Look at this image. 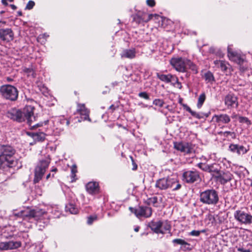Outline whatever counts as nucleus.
Returning <instances> with one entry per match:
<instances>
[{"label": "nucleus", "mask_w": 252, "mask_h": 252, "mask_svg": "<svg viewBox=\"0 0 252 252\" xmlns=\"http://www.w3.org/2000/svg\"><path fill=\"white\" fill-rule=\"evenodd\" d=\"M164 101L160 99H156L153 101V104L157 106L161 107L163 106Z\"/></svg>", "instance_id": "a19ab883"}, {"label": "nucleus", "mask_w": 252, "mask_h": 252, "mask_svg": "<svg viewBox=\"0 0 252 252\" xmlns=\"http://www.w3.org/2000/svg\"><path fill=\"white\" fill-rule=\"evenodd\" d=\"M200 178L199 173L196 170H187L183 174V180L188 183H193Z\"/></svg>", "instance_id": "f8f14e48"}, {"label": "nucleus", "mask_w": 252, "mask_h": 252, "mask_svg": "<svg viewBox=\"0 0 252 252\" xmlns=\"http://www.w3.org/2000/svg\"><path fill=\"white\" fill-rule=\"evenodd\" d=\"M109 109H112L113 110L115 109V107L113 105H112L110 106Z\"/></svg>", "instance_id": "6e6d98bb"}, {"label": "nucleus", "mask_w": 252, "mask_h": 252, "mask_svg": "<svg viewBox=\"0 0 252 252\" xmlns=\"http://www.w3.org/2000/svg\"><path fill=\"white\" fill-rule=\"evenodd\" d=\"M157 188L160 190H165L169 188H173V190H175L180 189L181 186L177 182L176 178L168 177L158 180L155 185Z\"/></svg>", "instance_id": "20e7f679"}, {"label": "nucleus", "mask_w": 252, "mask_h": 252, "mask_svg": "<svg viewBox=\"0 0 252 252\" xmlns=\"http://www.w3.org/2000/svg\"><path fill=\"white\" fill-rule=\"evenodd\" d=\"M57 170V169L56 168H55V169L52 170V171L56 172Z\"/></svg>", "instance_id": "69168bd1"}, {"label": "nucleus", "mask_w": 252, "mask_h": 252, "mask_svg": "<svg viewBox=\"0 0 252 252\" xmlns=\"http://www.w3.org/2000/svg\"><path fill=\"white\" fill-rule=\"evenodd\" d=\"M161 199V198L158 199L157 196H153L148 198L145 201V203L149 206L152 205L154 207H158L160 204Z\"/></svg>", "instance_id": "393cba45"}, {"label": "nucleus", "mask_w": 252, "mask_h": 252, "mask_svg": "<svg viewBox=\"0 0 252 252\" xmlns=\"http://www.w3.org/2000/svg\"><path fill=\"white\" fill-rule=\"evenodd\" d=\"M139 227H136V228H134V230L136 231V232H138L139 231Z\"/></svg>", "instance_id": "bf43d9fd"}, {"label": "nucleus", "mask_w": 252, "mask_h": 252, "mask_svg": "<svg viewBox=\"0 0 252 252\" xmlns=\"http://www.w3.org/2000/svg\"><path fill=\"white\" fill-rule=\"evenodd\" d=\"M77 113L80 115L81 120L79 119L78 122L88 120L91 121L89 118V110L85 107L84 104H78Z\"/></svg>", "instance_id": "dca6fc26"}, {"label": "nucleus", "mask_w": 252, "mask_h": 252, "mask_svg": "<svg viewBox=\"0 0 252 252\" xmlns=\"http://www.w3.org/2000/svg\"><path fill=\"white\" fill-rule=\"evenodd\" d=\"M0 93L4 98L14 101L17 99L18 93L17 89L10 85H3L0 88Z\"/></svg>", "instance_id": "6e6552de"}, {"label": "nucleus", "mask_w": 252, "mask_h": 252, "mask_svg": "<svg viewBox=\"0 0 252 252\" xmlns=\"http://www.w3.org/2000/svg\"><path fill=\"white\" fill-rule=\"evenodd\" d=\"M86 189L91 195L98 194L99 192V184L97 182H90L86 184Z\"/></svg>", "instance_id": "aec40b11"}, {"label": "nucleus", "mask_w": 252, "mask_h": 252, "mask_svg": "<svg viewBox=\"0 0 252 252\" xmlns=\"http://www.w3.org/2000/svg\"><path fill=\"white\" fill-rule=\"evenodd\" d=\"M10 6L11 7V8L13 10H15L16 8H17V7L16 6V5H14V4H10Z\"/></svg>", "instance_id": "5fc2aeb1"}, {"label": "nucleus", "mask_w": 252, "mask_h": 252, "mask_svg": "<svg viewBox=\"0 0 252 252\" xmlns=\"http://www.w3.org/2000/svg\"><path fill=\"white\" fill-rule=\"evenodd\" d=\"M189 62L188 60L185 58L177 57L172 58L170 60V63H189Z\"/></svg>", "instance_id": "c756f323"}, {"label": "nucleus", "mask_w": 252, "mask_h": 252, "mask_svg": "<svg viewBox=\"0 0 252 252\" xmlns=\"http://www.w3.org/2000/svg\"><path fill=\"white\" fill-rule=\"evenodd\" d=\"M18 15L19 16H22V12H21V11H18Z\"/></svg>", "instance_id": "680f3d73"}, {"label": "nucleus", "mask_w": 252, "mask_h": 252, "mask_svg": "<svg viewBox=\"0 0 252 252\" xmlns=\"http://www.w3.org/2000/svg\"><path fill=\"white\" fill-rule=\"evenodd\" d=\"M137 169V165L135 164H133V167L132 168L133 170H136Z\"/></svg>", "instance_id": "13d9d810"}, {"label": "nucleus", "mask_w": 252, "mask_h": 252, "mask_svg": "<svg viewBox=\"0 0 252 252\" xmlns=\"http://www.w3.org/2000/svg\"><path fill=\"white\" fill-rule=\"evenodd\" d=\"M138 96L141 98H143L145 99H146V100H149L150 99V96L149 95H148V94L145 92H140L138 94Z\"/></svg>", "instance_id": "c03bdc74"}, {"label": "nucleus", "mask_w": 252, "mask_h": 252, "mask_svg": "<svg viewBox=\"0 0 252 252\" xmlns=\"http://www.w3.org/2000/svg\"><path fill=\"white\" fill-rule=\"evenodd\" d=\"M157 76L159 80L166 83L171 82L174 77L170 74L166 75L158 72L157 73Z\"/></svg>", "instance_id": "cd10ccee"}, {"label": "nucleus", "mask_w": 252, "mask_h": 252, "mask_svg": "<svg viewBox=\"0 0 252 252\" xmlns=\"http://www.w3.org/2000/svg\"><path fill=\"white\" fill-rule=\"evenodd\" d=\"M1 3L4 5H7V0H1Z\"/></svg>", "instance_id": "864d4df0"}, {"label": "nucleus", "mask_w": 252, "mask_h": 252, "mask_svg": "<svg viewBox=\"0 0 252 252\" xmlns=\"http://www.w3.org/2000/svg\"><path fill=\"white\" fill-rule=\"evenodd\" d=\"M33 137L35 140L43 141L45 138V135L43 132H36L33 133Z\"/></svg>", "instance_id": "72a5a7b5"}, {"label": "nucleus", "mask_w": 252, "mask_h": 252, "mask_svg": "<svg viewBox=\"0 0 252 252\" xmlns=\"http://www.w3.org/2000/svg\"><path fill=\"white\" fill-rule=\"evenodd\" d=\"M220 67L221 70H225L226 67L225 64H220Z\"/></svg>", "instance_id": "3c124183"}, {"label": "nucleus", "mask_w": 252, "mask_h": 252, "mask_svg": "<svg viewBox=\"0 0 252 252\" xmlns=\"http://www.w3.org/2000/svg\"><path fill=\"white\" fill-rule=\"evenodd\" d=\"M217 191L214 189H207L200 193V201L207 205H216L219 201Z\"/></svg>", "instance_id": "39448f33"}, {"label": "nucleus", "mask_w": 252, "mask_h": 252, "mask_svg": "<svg viewBox=\"0 0 252 252\" xmlns=\"http://www.w3.org/2000/svg\"><path fill=\"white\" fill-rule=\"evenodd\" d=\"M174 68L177 71L181 72H184L186 71L185 64H171Z\"/></svg>", "instance_id": "2f4dec72"}, {"label": "nucleus", "mask_w": 252, "mask_h": 252, "mask_svg": "<svg viewBox=\"0 0 252 252\" xmlns=\"http://www.w3.org/2000/svg\"><path fill=\"white\" fill-rule=\"evenodd\" d=\"M223 136L228 137L230 136L232 139L236 138V134L234 132L230 131H226L223 132H221Z\"/></svg>", "instance_id": "e433bc0d"}, {"label": "nucleus", "mask_w": 252, "mask_h": 252, "mask_svg": "<svg viewBox=\"0 0 252 252\" xmlns=\"http://www.w3.org/2000/svg\"><path fill=\"white\" fill-rule=\"evenodd\" d=\"M224 104L228 108L237 107L238 105L237 97L233 94H229L224 98Z\"/></svg>", "instance_id": "a211bd4d"}, {"label": "nucleus", "mask_w": 252, "mask_h": 252, "mask_svg": "<svg viewBox=\"0 0 252 252\" xmlns=\"http://www.w3.org/2000/svg\"><path fill=\"white\" fill-rule=\"evenodd\" d=\"M227 56L230 61L235 63H243L244 62V55L237 51H232L229 47Z\"/></svg>", "instance_id": "4468645a"}, {"label": "nucleus", "mask_w": 252, "mask_h": 252, "mask_svg": "<svg viewBox=\"0 0 252 252\" xmlns=\"http://www.w3.org/2000/svg\"><path fill=\"white\" fill-rule=\"evenodd\" d=\"M173 243L174 244H177L178 245H189V244L186 242L185 240L181 239H175L173 240L172 241Z\"/></svg>", "instance_id": "4c0bfd02"}, {"label": "nucleus", "mask_w": 252, "mask_h": 252, "mask_svg": "<svg viewBox=\"0 0 252 252\" xmlns=\"http://www.w3.org/2000/svg\"><path fill=\"white\" fill-rule=\"evenodd\" d=\"M149 226L157 234H165L167 231H170L171 224L168 220L154 221L152 220L149 223Z\"/></svg>", "instance_id": "0eeeda50"}, {"label": "nucleus", "mask_w": 252, "mask_h": 252, "mask_svg": "<svg viewBox=\"0 0 252 252\" xmlns=\"http://www.w3.org/2000/svg\"><path fill=\"white\" fill-rule=\"evenodd\" d=\"M153 17L152 14H148L145 12H139L133 16V21L137 24L148 22Z\"/></svg>", "instance_id": "f3484780"}, {"label": "nucleus", "mask_w": 252, "mask_h": 252, "mask_svg": "<svg viewBox=\"0 0 252 252\" xmlns=\"http://www.w3.org/2000/svg\"><path fill=\"white\" fill-rule=\"evenodd\" d=\"M50 162V159L49 157H45L44 159L39 160L34 170L33 179L34 183H37L41 180Z\"/></svg>", "instance_id": "423d86ee"}, {"label": "nucleus", "mask_w": 252, "mask_h": 252, "mask_svg": "<svg viewBox=\"0 0 252 252\" xmlns=\"http://www.w3.org/2000/svg\"><path fill=\"white\" fill-rule=\"evenodd\" d=\"M50 176H51V174H50V173L48 174L46 176V179H47H47H48L49 178V177H50Z\"/></svg>", "instance_id": "052dcab7"}, {"label": "nucleus", "mask_w": 252, "mask_h": 252, "mask_svg": "<svg viewBox=\"0 0 252 252\" xmlns=\"http://www.w3.org/2000/svg\"><path fill=\"white\" fill-rule=\"evenodd\" d=\"M42 36L43 37H44V38H47L49 36V35L48 34H47L46 33H44L43 35H42Z\"/></svg>", "instance_id": "4d7b16f0"}, {"label": "nucleus", "mask_w": 252, "mask_h": 252, "mask_svg": "<svg viewBox=\"0 0 252 252\" xmlns=\"http://www.w3.org/2000/svg\"><path fill=\"white\" fill-rule=\"evenodd\" d=\"M172 81L176 82V84H174V87H177L180 89H181L182 88V86L181 83L179 82L178 79L177 77H174Z\"/></svg>", "instance_id": "a18cd8bd"}, {"label": "nucleus", "mask_w": 252, "mask_h": 252, "mask_svg": "<svg viewBox=\"0 0 252 252\" xmlns=\"http://www.w3.org/2000/svg\"><path fill=\"white\" fill-rule=\"evenodd\" d=\"M235 219L242 224H251L252 223V216L242 210H237L234 212Z\"/></svg>", "instance_id": "9d476101"}, {"label": "nucleus", "mask_w": 252, "mask_h": 252, "mask_svg": "<svg viewBox=\"0 0 252 252\" xmlns=\"http://www.w3.org/2000/svg\"><path fill=\"white\" fill-rule=\"evenodd\" d=\"M129 210L138 218H149L152 214V209L147 206H139L136 208L129 207Z\"/></svg>", "instance_id": "9b49d317"}, {"label": "nucleus", "mask_w": 252, "mask_h": 252, "mask_svg": "<svg viewBox=\"0 0 252 252\" xmlns=\"http://www.w3.org/2000/svg\"><path fill=\"white\" fill-rule=\"evenodd\" d=\"M184 107L185 108V109L188 111L189 112V113H190V114L194 117L196 118H197L198 119H200L201 118H203V116L202 114H199V113H198L195 111H192L191 108L187 106V105H184Z\"/></svg>", "instance_id": "c85d7f7f"}, {"label": "nucleus", "mask_w": 252, "mask_h": 252, "mask_svg": "<svg viewBox=\"0 0 252 252\" xmlns=\"http://www.w3.org/2000/svg\"><path fill=\"white\" fill-rule=\"evenodd\" d=\"M171 82H172V84H173V86H174V84H176L175 81H171Z\"/></svg>", "instance_id": "0e129e2a"}, {"label": "nucleus", "mask_w": 252, "mask_h": 252, "mask_svg": "<svg viewBox=\"0 0 252 252\" xmlns=\"http://www.w3.org/2000/svg\"><path fill=\"white\" fill-rule=\"evenodd\" d=\"M66 211H69L72 214H76L78 212V209L73 204H68L65 207Z\"/></svg>", "instance_id": "7c9ffc66"}, {"label": "nucleus", "mask_w": 252, "mask_h": 252, "mask_svg": "<svg viewBox=\"0 0 252 252\" xmlns=\"http://www.w3.org/2000/svg\"><path fill=\"white\" fill-rule=\"evenodd\" d=\"M248 150L244 146L238 144H230L229 146V150L232 153H236L239 156L246 154Z\"/></svg>", "instance_id": "412c9836"}, {"label": "nucleus", "mask_w": 252, "mask_h": 252, "mask_svg": "<svg viewBox=\"0 0 252 252\" xmlns=\"http://www.w3.org/2000/svg\"><path fill=\"white\" fill-rule=\"evenodd\" d=\"M97 220V216L96 215L91 216L88 218L87 223L91 225L93 223V221Z\"/></svg>", "instance_id": "37998d69"}, {"label": "nucleus", "mask_w": 252, "mask_h": 252, "mask_svg": "<svg viewBox=\"0 0 252 252\" xmlns=\"http://www.w3.org/2000/svg\"><path fill=\"white\" fill-rule=\"evenodd\" d=\"M15 149L9 145H0V169H6L15 167L18 161L15 158Z\"/></svg>", "instance_id": "f257e3e1"}, {"label": "nucleus", "mask_w": 252, "mask_h": 252, "mask_svg": "<svg viewBox=\"0 0 252 252\" xmlns=\"http://www.w3.org/2000/svg\"><path fill=\"white\" fill-rule=\"evenodd\" d=\"M29 209L26 208L21 210L18 212H16L15 210L13 211V215L15 217L18 218H23L24 220L29 219Z\"/></svg>", "instance_id": "bb28decb"}, {"label": "nucleus", "mask_w": 252, "mask_h": 252, "mask_svg": "<svg viewBox=\"0 0 252 252\" xmlns=\"http://www.w3.org/2000/svg\"><path fill=\"white\" fill-rule=\"evenodd\" d=\"M238 119H239V122L241 123H245L248 125L250 124V121L247 117H243V116H239Z\"/></svg>", "instance_id": "79ce46f5"}, {"label": "nucleus", "mask_w": 252, "mask_h": 252, "mask_svg": "<svg viewBox=\"0 0 252 252\" xmlns=\"http://www.w3.org/2000/svg\"><path fill=\"white\" fill-rule=\"evenodd\" d=\"M22 71L24 75L28 78L34 79L36 77V70L32 65H29L28 67H23Z\"/></svg>", "instance_id": "5701e85b"}, {"label": "nucleus", "mask_w": 252, "mask_h": 252, "mask_svg": "<svg viewBox=\"0 0 252 252\" xmlns=\"http://www.w3.org/2000/svg\"><path fill=\"white\" fill-rule=\"evenodd\" d=\"M0 23H2V24H4L6 23L5 22L1 21H0Z\"/></svg>", "instance_id": "338daca9"}, {"label": "nucleus", "mask_w": 252, "mask_h": 252, "mask_svg": "<svg viewBox=\"0 0 252 252\" xmlns=\"http://www.w3.org/2000/svg\"><path fill=\"white\" fill-rule=\"evenodd\" d=\"M146 3L147 5L150 7H153L155 5V1L154 0H147Z\"/></svg>", "instance_id": "09e8293b"}, {"label": "nucleus", "mask_w": 252, "mask_h": 252, "mask_svg": "<svg viewBox=\"0 0 252 252\" xmlns=\"http://www.w3.org/2000/svg\"><path fill=\"white\" fill-rule=\"evenodd\" d=\"M174 148L185 154H190L195 152V145L191 143L176 142L174 143Z\"/></svg>", "instance_id": "1a4fd4ad"}, {"label": "nucleus", "mask_w": 252, "mask_h": 252, "mask_svg": "<svg viewBox=\"0 0 252 252\" xmlns=\"http://www.w3.org/2000/svg\"><path fill=\"white\" fill-rule=\"evenodd\" d=\"M238 251L240 252H251L250 250H245L243 248H238Z\"/></svg>", "instance_id": "8fccbe9b"}, {"label": "nucleus", "mask_w": 252, "mask_h": 252, "mask_svg": "<svg viewBox=\"0 0 252 252\" xmlns=\"http://www.w3.org/2000/svg\"><path fill=\"white\" fill-rule=\"evenodd\" d=\"M204 230H202V231H198V230H192L191 231L189 234L191 236H198L201 232H204Z\"/></svg>", "instance_id": "de8ad7c7"}, {"label": "nucleus", "mask_w": 252, "mask_h": 252, "mask_svg": "<svg viewBox=\"0 0 252 252\" xmlns=\"http://www.w3.org/2000/svg\"><path fill=\"white\" fill-rule=\"evenodd\" d=\"M210 51L211 52H214V49H213V48H210Z\"/></svg>", "instance_id": "e2e57ef3"}, {"label": "nucleus", "mask_w": 252, "mask_h": 252, "mask_svg": "<svg viewBox=\"0 0 252 252\" xmlns=\"http://www.w3.org/2000/svg\"><path fill=\"white\" fill-rule=\"evenodd\" d=\"M206 99V95L205 93L201 94L198 98V102L197 104V106L198 108H200L201 106H202L204 102L205 101Z\"/></svg>", "instance_id": "f704fd0d"}, {"label": "nucleus", "mask_w": 252, "mask_h": 252, "mask_svg": "<svg viewBox=\"0 0 252 252\" xmlns=\"http://www.w3.org/2000/svg\"><path fill=\"white\" fill-rule=\"evenodd\" d=\"M204 76L207 83H212L214 81V76L210 71L205 73Z\"/></svg>", "instance_id": "473e14b6"}, {"label": "nucleus", "mask_w": 252, "mask_h": 252, "mask_svg": "<svg viewBox=\"0 0 252 252\" xmlns=\"http://www.w3.org/2000/svg\"><path fill=\"white\" fill-rule=\"evenodd\" d=\"M45 211L46 212V217L48 218L49 217L47 216L48 213L52 214L55 218L59 217L60 215L59 209L56 206H49L47 207V209L45 210Z\"/></svg>", "instance_id": "b1692460"}, {"label": "nucleus", "mask_w": 252, "mask_h": 252, "mask_svg": "<svg viewBox=\"0 0 252 252\" xmlns=\"http://www.w3.org/2000/svg\"><path fill=\"white\" fill-rule=\"evenodd\" d=\"M21 246L20 241H10L0 242V251H8L18 249Z\"/></svg>", "instance_id": "2eb2a0df"}, {"label": "nucleus", "mask_w": 252, "mask_h": 252, "mask_svg": "<svg viewBox=\"0 0 252 252\" xmlns=\"http://www.w3.org/2000/svg\"><path fill=\"white\" fill-rule=\"evenodd\" d=\"M169 105H167V106L165 107V108H166V109H169Z\"/></svg>", "instance_id": "774afa93"}, {"label": "nucleus", "mask_w": 252, "mask_h": 252, "mask_svg": "<svg viewBox=\"0 0 252 252\" xmlns=\"http://www.w3.org/2000/svg\"><path fill=\"white\" fill-rule=\"evenodd\" d=\"M237 115L236 114H235V113H233L231 116L230 117V118H232V119H236L237 117Z\"/></svg>", "instance_id": "603ef678"}, {"label": "nucleus", "mask_w": 252, "mask_h": 252, "mask_svg": "<svg viewBox=\"0 0 252 252\" xmlns=\"http://www.w3.org/2000/svg\"><path fill=\"white\" fill-rule=\"evenodd\" d=\"M212 121L220 126L228 124L231 121V118L227 114H215L213 116Z\"/></svg>", "instance_id": "ddd939ff"}, {"label": "nucleus", "mask_w": 252, "mask_h": 252, "mask_svg": "<svg viewBox=\"0 0 252 252\" xmlns=\"http://www.w3.org/2000/svg\"><path fill=\"white\" fill-rule=\"evenodd\" d=\"M33 110L34 107L31 105L26 106L23 111L14 109L7 113V117L18 122L27 121V123L31 126L32 122L35 120Z\"/></svg>", "instance_id": "f03ea898"}, {"label": "nucleus", "mask_w": 252, "mask_h": 252, "mask_svg": "<svg viewBox=\"0 0 252 252\" xmlns=\"http://www.w3.org/2000/svg\"><path fill=\"white\" fill-rule=\"evenodd\" d=\"M34 4H35V3L33 1L30 0L27 4V5L25 7V9H28V10L32 9L33 7Z\"/></svg>", "instance_id": "49530a36"}, {"label": "nucleus", "mask_w": 252, "mask_h": 252, "mask_svg": "<svg viewBox=\"0 0 252 252\" xmlns=\"http://www.w3.org/2000/svg\"><path fill=\"white\" fill-rule=\"evenodd\" d=\"M210 165L205 163H199L198 164V167L201 169L202 170L208 172Z\"/></svg>", "instance_id": "ea45409f"}, {"label": "nucleus", "mask_w": 252, "mask_h": 252, "mask_svg": "<svg viewBox=\"0 0 252 252\" xmlns=\"http://www.w3.org/2000/svg\"><path fill=\"white\" fill-rule=\"evenodd\" d=\"M220 170H218L217 168L214 167V165H211L209 167V170H208V172H210L212 174L213 176L215 178V175L217 174V173L220 172Z\"/></svg>", "instance_id": "c9c22d12"}, {"label": "nucleus", "mask_w": 252, "mask_h": 252, "mask_svg": "<svg viewBox=\"0 0 252 252\" xmlns=\"http://www.w3.org/2000/svg\"><path fill=\"white\" fill-rule=\"evenodd\" d=\"M232 175L229 172H223L220 171L219 173L215 175V178L221 184H225L230 181L232 179Z\"/></svg>", "instance_id": "6ab92c4d"}, {"label": "nucleus", "mask_w": 252, "mask_h": 252, "mask_svg": "<svg viewBox=\"0 0 252 252\" xmlns=\"http://www.w3.org/2000/svg\"><path fill=\"white\" fill-rule=\"evenodd\" d=\"M13 33L11 29H0V39L2 40H12Z\"/></svg>", "instance_id": "4be33fe9"}, {"label": "nucleus", "mask_w": 252, "mask_h": 252, "mask_svg": "<svg viewBox=\"0 0 252 252\" xmlns=\"http://www.w3.org/2000/svg\"><path fill=\"white\" fill-rule=\"evenodd\" d=\"M77 172V166L75 164H73L71 167V178L72 181H74V178L76 176V173Z\"/></svg>", "instance_id": "58836bf2"}, {"label": "nucleus", "mask_w": 252, "mask_h": 252, "mask_svg": "<svg viewBox=\"0 0 252 252\" xmlns=\"http://www.w3.org/2000/svg\"><path fill=\"white\" fill-rule=\"evenodd\" d=\"M136 52L135 49L124 50L121 53L122 58L132 59L135 57Z\"/></svg>", "instance_id": "a878e982"}, {"label": "nucleus", "mask_w": 252, "mask_h": 252, "mask_svg": "<svg viewBox=\"0 0 252 252\" xmlns=\"http://www.w3.org/2000/svg\"><path fill=\"white\" fill-rule=\"evenodd\" d=\"M29 219L33 218L37 221L36 225L39 230H42L49 222V218L46 217L45 209L35 208L29 209Z\"/></svg>", "instance_id": "7ed1b4c3"}]
</instances>
